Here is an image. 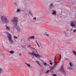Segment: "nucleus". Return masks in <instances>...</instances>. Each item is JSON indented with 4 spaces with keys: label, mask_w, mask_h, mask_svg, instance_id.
<instances>
[{
    "label": "nucleus",
    "mask_w": 76,
    "mask_h": 76,
    "mask_svg": "<svg viewBox=\"0 0 76 76\" xmlns=\"http://www.w3.org/2000/svg\"><path fill=\"white\" fill-rule=\"evenodd\" d=\"M55 60H56V58H55L54 59V61L55 62L56 61H55Z\"/></svg>",
    "instance_id": "34"
},
{
    "label": "nucleus",
    "mask_w": 76,
    "mask_h": 76,
    "mask_svg": "<svg viewBox=\"0 0 76 76\" xmlns=\"http://www.w3.org/2000/svg\"><path fill=\"white\" fill-rule=\"evenodd\" d=\"M52 15H56V11H54L52 13Z\"/></svg>",
    "instance_id": "11"
},
{
    "label": "nucleus",
    "mask_w": 76,
    "mask_h": 76,
    "mask_svg": "<svg viewBox=\"0 0 76 76\" xmlns=\"http://www.w3.org/2000/svg\"><path fill=\"white\" fill-rule=\"evenodd\" d=\"M53 6H54V5H53V3H52L50 5V7H49V8L50 9H51V8H52L53 7Z\"/></svg>",
    "instance_id": "10"
},
{
    "label": "nucleus",
    "mask_w": 76,
    "mask_h": 76,
    "mask_svg": "<svg viewBox=\"0 0 76 76\" xmlns=\"http://www.w3.org/2000/svg\"><path fill=\"white\" fill-rule=\"evenodd\" d=\"M69 31V30H67V31Z\"/></svg>",
    "instance_id": "39"
},
{
    "label": "nucleus",
    "mask_w": 76,
    "mask_h": 76,
    "mask_svg": "<svg viewBox=\"0 0 76 76\" xmlns=\"http://www.w3.org/2000/svg\"><path fill=\"white\" fill-rule=\"evenodd\" d=\"M36 50L37 51V50Z\"/></svg>",
    "instance_id": "42"
},
{
    "label": "nucleus",
    "mask_w": 76,
    "mask_h": 76,
    "mask_svg": "<svg viewBox=\"0 0 76 76\" xmlns=\"http://www.w3.org/2000/svg\"><path fill=\"white\" fill-rule=\"evenodd\" d=\"M29 13V14H31V15L32 14V13H31V12L30 11H29L28 12Z\"/></svg>",
    "instance_id": "30"
},
{
    "label": "nucleus",
    "mask_w": 76,
    "mask_h": 76,
    "mask_svg": "<svg viewBox=\"0 0 76 76\" xmlns=\"http://www.w3.org/2000/svg\"><path fill=\"white\" fill-rule=\"evenodd\" d=\"M48 72H49V70H48L46 72V73H48Z\"/></svg>",
    "instance_id": "24"
},
{
    "label": "nucleus",
    "mask_w": 76,
    "mask_h": 76,
    "mask_svg": "<svg viewBox=\"0 0 76 76\" xmlns=\"http://www.w3.org/2000/svg\"><path fill=\"white\" fill-rule=\"evenodd\" d=\"M34 19H36V18L34 17Z\"/></svg>",
    "instance_id": "33"
},
{
    "label": "nucleus",
    "mask_w": 76,
    "mask_h": 76,
    "mask_svg": "<svg viewBox=\"0 0 76 76\" xmlns=\"http://www.w3.org/2000/svg\"><path fill=\"white\" fill-rule=\"evenodd\" d=\"M14 39H17L18 38V37H15V36H14Z\"/></svg>",
    "instance_id": "20"
},
{
    "label": "nucleus",
    "mask_w": 76,
    "mask_h": 76,
    "mask_svg": "<svg viewBox=\"0 0 76 76\" xmlns=\"http://www.w3.org/2000/svg\"><path fill=\"white\" fill-rule=\"evenodd\" d=\"M71 24L72 26H76L75 25L76 24V21H74V22L72 21Z\"/></svg>",
    "instance_id": "6"
},
{
    "label": "nucleus",
    "mask_w": 76,
    "mask_h": 76,
    "mask_svg": "<svg viewBox=\"0 0 76 76\" xmlns=\"http://www.w3.org/2000/svg\"><path fill=\"white\" fill-rule=\"evenodd\" d=\"M53 71H52L51 73H53Z\"/></svg>",
    "instance_id": "38"
},
{
    "label": "nucleus",
    "mask_w": 76,
    "mask_h": 76,
    "mask_svg": "<svg viewBox=\"0 0 76 76\" xmlns=\"http://www.w3.org/2000/svg\"><path fill=\"white\" fill-rule=\"evenodd\" d=\"M28 54L30 55H31V56H35L36 57H38L39 58H41L42 57V56L38 54H36L35 53H34L33 52L32 53H31V52H29L28 53Z\"/></svg>",
    "instance_id": "2"
},
{
    "label": "nucleus",
    "mask_w": 76,
    "mask_h": 76,
    "mask_svg": "<svg viewBox=\"0 0 76 76\" xmlns=\"http://www.w3.org/2000/svg\"><path fill=\"white\" fill-rule=\"evenodd\" d=\"M73 52L75 55H76V52L75 51H73Z\"/></svg>",
    "instance_id": "21"
},
{
    "label": "nucleus",
    "mask_w": 76,
    "mask_h": 76,
    "mask_svg": "<svg viewBox=\"0 0 76 76\" xmlns=\"http://www.w3.org/2000/svg\"><path fill=\"white\" fill-rule=\"evenodd\" d=\"M37 63L38 64V65H39V66H41V65H40V64H39V62H38L37 61H36Z\"/></svg>",
    "instance_id": "22"
},
{
    "label": "nucleus",
    "mask_w": 76,
    "mask_h": 76,
    "mask_svg": "<svg viewBox=\"0 0 76 76\" xmlns=\"http://www.w3.org/2000/svg\"><path fill=\"white\" fill-rule=\"evenodd\" d=\"M1 19L3 22H5V23H7L9 21L7 19L6 17L4 16H2L1 17Z\"/></svg>",
    "instance_id": "3"
},
{
    "label": "nucleus",
    "mask_w": 76,
    "mask_h": 76,
    "mask_svg": "<svg viewBox=\"0 0 76 76\" xmlns=\"http://www.w3.org/2000/svg\"><path fill=\"white\" fill-rule=\"evenodd\" d=\"M22 45H21V46L23 47H24L25 46V44L23 43L22 44Z\"/></svg>",
    "instance_id": "18"
},
{
    "label": "nucleus",
    "mask_w": 76,
    "mask_h": 76,
    "mask_svg": "<svg viewBox=\"0 0 76 76\" xmlns=\"http://www.w3.org/2000/svg\"><path fill=\"white\" fill-rule=\"evenodd\" d=\"M36 44H37V45L38 46V47H39V48H40V46H39V45H41V44L39 43V44H38V43L37 42V41H36Z\"/></svg>",
    "instance_id": "9"
},
{
    "label": "nucleus",
    "mask_w": 76,
    "mask_h": 76,
    "mask_svg": "<svg viewBox=\"0 0 76 76\" xmlns=\"http://www.w3.org/2000/svg\"><path fill=\"white\" fill-rule=\"evenodd\" d=\"M50 63H51V61H50Z\"/></svg>",
    "instance_id": "36"
},
{
    "label": "nucleus",
    "mask_w": 76,
    "mask_h": 76,
    "mask_svg": "<svg viewBox=\"0 0 76 76\" xmlns=\"http://www.w3.org/2000/svg\"><path fill=\"white\" fill-rule=\"evenodd\" d=\"M53 76H57V75H56L55 74H53Z\"/></svg>",
    "instance_id": "25"
},
{
    "label": "nucleus",
    "mask_w": 76,
    "mask_h": 76,
    "mask_svg": "<svg viewBox=\"0 0 76 76\" xmlns=\"http://www.w3.org/2000/svg\"><path fill=\"white\" fill-rule=\"evenodd\" d=\"M35 76H38V75H35Z\"/></svg>",
    "instance_id": "35"
},
{
    "label": "nucleus",
    "mask_w": 76,
    "mask_h": 76,
    "mask_svg": "<svg viewBox=\"0 0 76 76\" xmlns=\"http://www.w3.org/2000/svg\"><path fill=\"white\" fill-rule=\"evenodd\" d=\"M20 11H21L20 9H18L17 10V12H20Z\"/></svg>",
    "instance_id": "19"
},
{
    "label": "nucleus",
    "mask_w": 76,
    "mask_h": 76,
    "mask_svg": "<svg viewBox=\"0 0 76 76\" xmlns=\"http://www.w3.org/2000/svg\"><path fill=\"white\" fill-rule=\"evenodd\" d=\"M3 73V69L2 68H0V73Z\"/></svg>",
    "instance_id": "8"
},
{
    "label": "nucleus",
    "mask_w": 76,
    "mask_h": 76,
    "mask_svg": "<svg viewBox=\"0 0 76 76\" xmlns=\"http://www.w3.org/2000/svg\"><path fill=\"white\" fill-rule=\"evenodd\" d=\"M45 35H47V36H48V37H49V35H48V34H45Z\"/></svg>",
    "instance_id": "29"
},
{
    "label": "nucleus",
    "mask_w": 76,
    "mask_h": 76,
    "mask_svg": "<svg viewBox=\"0 0 76 76\" xmlns=\"http://www.w3.org/2000/svg\"><path fill=\"white\" fill-rule=\"evenodd\" d=\"M55 64H54L51 68L50 69V70L51 71V70H53L55 67L56 66H57V62H56V61H55Z\"/></svg>",
    "instance_id": "5"
},
{
    "label": "nucleus",
    "mask_w": 76,
    "mask_h": 76,
    "mask_svg": "<svg viewBox=\"0 0 76 76\" xmlns=\"http://www.w3.org/2000/svg\"><path fill=\"white\" fill-rule=\"evenodd\" d=\"M61 70H62V72L63 73L65 74V71L64 70V67H63V66L62 65L61 67Z\"/></svg>",
    "instance_id": "7"
},
{
    "label": "nucleus",
    "mask_w": 76,
    "mask_h": 76,
    "mask_svg": "<svg viewBox=\"0 0 76 76\" xmlns=\"http://www.w3.org/2000/svg\"><path fill=\"white\" fill-rule=\"evenodd\" d=\"M28 47H31V46H30V45H29Z\"/></svg>",
    "instance_id": "32"
},
{
    "label": "nucleus",
    "mask_w": 76,
    "mask_h": 76,
    "mask_svg": "<svg viewBox=\"0 0 76 76\" xmlns=\"http://www.w3.org/2000/svg\"><path fill=\"white\" fill-rule=\"evenodd\" d=\"M19 56H22V54L21 53H20L19 54Z\"/></svg>",
    "instance_id": "31"
},
{
    "label": "nucleus",
    "mask_w": 76,
    "mask_h": 76,
    "mask_svg": "<svg viewBox=\"0 0 76 76\" xmlns=\"http://www.w3.org/2000/svg\"><path fill=\"white\" fill-rule=\"evenodd\" d=\"M73 32H76V29H74L73 31Z\"/></svg>",
    "instance_id": "23"
},
{
    "label": "nucleus",
    "mask_w": 76,
    "mask_h": 76,
    "mask_svg": "<svg viewBox=\"0 0 76 76\" xmlns=\"http://www.w3.org/2000/svg\"><path fill=\"white\" fill-rule=\"evenodd\" d=\"M25 64H26V65H27V66H28V67H31V65L29 64H27L26 63H25Z\"/></svg>",
    "instance_id": "12"
},
{
    "label": "nucleus",
    "mask_w": 76,
    "mask_h": 76,
    "mask_svg": "<svg viewBox=\"0 0 76 76\" xmlns=\"http://www.w3.org/2000/svg\"><path fill=\"white\" fill-rule=\"evenodd\" d=\"M44 65H45V66H46V65H47V63H44Z\"/></svg>",
    "instance_id": "28"
},
{
    "label": "nucleus",
    "mask_w": 76,
    "mask_h": 76,
    "mask_svg": "<svg viewBox=\"0 0 76 76\" xmlns=\"http://www.w3.org/2000/svg\"><path fill=\"white\" fill-rule=\"evenodd\" d=\"M6 29H7V30H10V28L8 26H6Z\"/></svg>",
    "instance_id": "15"
},
{
    "label": "nucleus",
    "mask_w": 76,
    "mask_h": 76,
    "mask_svg": "<svg viewBox=\"0 0 76 76\" xmlns=\"http://www.w3.org/2000/svg\"><path fill=\"white\" fill-rule=\"evenodd\" d=\"M29 38H30V39H34V38H35V37L34 36H32L30 37Z\"/></svg>",
    "instance_id": "13"
},
{
    "label": "nucleus",
    "mask_w": 76,
    "mask_h": 76,
    "mask_svg": "<svg viewBox=\"0 0 76 76\" xmlns=\"http://www.w3.org/2000/svg\"><path fill=\"white\" fill-rule=\"evenodd\" d=\"M69 65L71 67H73V65L72 64V62L69 63Z\"/></svg>",
    "instance_id": "17"
},
{
    "label": "nucleus",
    "mask_w": 76,
    "mask_h": 76,
    "mask_svg": "<svg viewBox=\"0 0 76 76\" xmlns=\"http://www.w3.org/2000/svg\"><path fill=\"white\" fill-rule=\"evenodd\" d=\"M50 65H53V63L52 62H50Z\"/></svg>",
    "instance_id": "26"
},
{
    "label": "nucleus",
    "mask_w": 76,
    "mask_h": 76,
    "mask_svg": "<svg viewBox=\"0 0 76 76\" xmlns=\"http://www.w3.org/2000/svg\"><path fill=\"white\" fill-rule=\"evenodd\" d=\"M70 69H71V68H70V67H69L68 68V70H69Z\"/></svg>",
    "instance_id": "27"
},
{
    "label": "nucleus",
    "mask_w": 76,
    "mask_h": 76,
    "mask_svg": "<svg viewBox=\"0 0 76 76\" xmlns=\"http://www.w3.org/2000/svg\"><path fill=\"white\" fill-rule=\"evenodd\" d=\"M46 33H47V32H45Z\"/></svg>",
    "instance_id": "41"
},
{
    "label": "nucleus",
    "mask_w": 76,
    "mask_h": 76,
    "mask_svg": "<svg viewBox=\"0 0 76 76\" xmlns=\"http://www.w3.org/2000/svg\"><path fill=\"white\" fill-rule=\"evenodd\" d=\"M14 53H15V51L12 50L10 51V53H11V54H13Z\"/></svg>",
    "instance_id": "14"
},
{
    "label": "nucleus",
    "mask_w": 76,
    "mask_h": 76,
    "mask_svg": "<svg viewBox=\"0 0 76 76\" xmlns=\"http://www.w3.org/2000/svg\"><path fill=\"white\" fill-rule=\"evenodd\" d=\"M11 22H13V23H15V22L16 23V24L15 26L17 29V30H18V31H19L20 30V28H19V26H18V25L17 24V22H18V18H17V17L14 18V19H12Z\"/></svg>",
    "instance_id": "1"
},
{
    "label": "nucleus",
    "mask_w": 76,
    "mask_h": 76,
    "mask_svg": "<svg viewBox=\"0 0 76 76\" xmlns=\"http://www.w3.org/2000/svg\"><path fill=\"white\" fill-rule=\"evenodd\" d=\"M61 54H60L59 61H60V60H61Z\"/></svg>",
    "instance_id": "16"
},
{
    "label": "nucleus",
    "mask_w": 76,
    "mask_h": 76,
    "mask_svg": "<svg viewBox=\"0 0 76 76\" xmlns=\"http://www.w3.org/2000/svg\"><path fill=\"white\" fill-rule=\"evenodd\" d=\"M60 62L59 61H58L57 63H59Z\"/></svg>",
    "instance_id": "37"
},
{
    "label": "nucleus",
    "mask_w": 76,
    "mask_h": 76,
    "mask_svg": "<svg viewBox=\"0 0 76 76\" xmlns=\"http://www.w3.org/2000/svg\"><path fill=\"white\" fill-rule=\"evenodd\" d=\"M33 48L34 49V48Z\"/></svg>",
    "instance_id": "40"
},
{
    "label": "nucleus",
    "mask_w": 76,
    "mask_h": 76,
    "mask_svg": "<svg viewBox=\"0 0 76 76\" xmlns=\"http://www.w3.org/2000/svg\"><path fill=\"white\" fill-rule=\"evenodd\" d=\"M7 36L8 38L9 41L10 42H11V43H13V40H12V35L11 34L9 33Z\"/></svg>",
    "instance_id": "4"
}]
</instances>
